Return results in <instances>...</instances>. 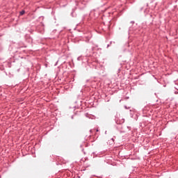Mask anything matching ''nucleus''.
I'll return each mask as SVG.
<instances>
[{
	"mask_svg": "<svg viewBox=\"0 0 178 178\" xmlns=\"http://www.w3.org/2000/svg\"><path fill=\"white\" fill-rule=\"evenodd\" d=\"M24 13H26V12L24 10H22L20 12V15H24Z\"/></svg>",
	"mask_w": 178,
	"mask_h": 178,
	"instance_id": "f257e3e1",
	"label": "nucleus"
}]
</instances>
